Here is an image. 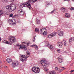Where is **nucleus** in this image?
<instances>
[{
	"instance_id": "26",
	"label": "nucleus",
	"mask_w": 74,
	"mask_h": 74,
	"mask_svg": "<svg viewBox=\"0 0 74 74\" xmlns=\"http://www.w3.org/2000/svg\"><path fill=\"white\" fill-rule=\"evenodd\" d=\"M44 70V71H48V69L47 68H45Z\"/></svg>"
},
{
	"instance_id": "19",
	"label": "nucleus",
	"mask_w": 74,
	"mask_h": 74,
	"mask_svg": "<svg viewBox=\"0 0 74 74\" xmlns=\"http://www.w3.org/2000/svg\"><path fill=\"white\" fill-rule=\"evenodd\" d=\"M51 36H52V37H54L55 36H56V32H53L51 34Z\"/></svg>"
},
{
	"instance_id": "4",
	"label": "nucleus",
	"mask_w": 74,
	"mask_h": 74,
	"mask_svg": "<svg viewBox=\"0 0 74 74\" xmlns=\"http://www.w3.org/2000/svg\"><path fill=\"white\" fill-rule=\"evenodd\" d=\"M9 41L12 43H14L16 41V39L13 37H11L9 38Z\"/></svg>"
},
{
	"instance_id": "13",
	"label": "nucleus",
	"mask_w": 74,
	"mask_h": 74,
	"mask_svg": "<svg viewBox=\"0 0 74 74\" xmlns=\"http://www.w3.org/2000/svg\"><path fill=\"white\" fill-rule=\"evenodd\" d=\"M1 15H7V14L4 12L2 10L0 11V16Z\"/></svg>"
},
{
	"instance_id": "33",
	"label": "nucleus",
	"mask_w": 74,
	"mask_h": 74,
	"mask_svg": "<svg viewBox=\"0 0 74 74\" xmlns=\"http://www.w3.org/2000/svg\"><path fill=\"white\" fill-rule=\"evenodd\" d=\"M36 23L37 24H39V23H40V22L39 20H38V21H36Z\"/></svg>"
},
{
	"instance_id": "41",
	"label": "nucleus",
	"mask_w": 74,
	"mask_h": 74,
	"mask_svg": "<svg viewBox=\"0 0 74 74\" xmlns=\"http://www.w3.org/2000/svg\"><path fill=\"white\" fill-rule=\"evenodd\" d=\"M74 70H71V73H72V72H74Z\"/></svg>"
},
{
	"instance_id": "50",
	"label": "nucleus",
	"mask_w": 74,
	"mask_h": 74,
	"mask_svg": "<svg viewBox=\"0 0 74 74\" xmlns=\"http://www.w3.org/2000/svg\"><path fill=\"white\" fill-rule=\"evenodd\" d=\"M67 0H64V1H67Z\"/></svg>"
},
{
	"instance_id": "49",
	"label": "nucleus",
	"mask_w": 74,
	"mask_h": 74,
	"mask_svg": "<svg viewBox=\"0 0 74 74\" xmlns=\"http://www.w3.org/2000/svg\"><path fill=\"white\" fill-rule=\"evenodd\" d=\"M1 38L0 37V41H1Z\"/></svg>"
},
{
	"instance_id": "20",
	"label": "nucleus",
	"mask_w": 74,
	"mask_h": 74,
	"mask_svg": "<svg viewBox=\"0 0 74 74\" xmlns=\"http://www.w3.org/2000/svg\"><path fill=\"white\" fill-rule=\"evenodd\" d=\"M74 40V38L73 37H72L69 39V43H70V42H72V41H73Z\"/></svg>"
},
{
	"instance_id": "29",
	"label": "nucleus",
	"mask_w": 74,
	"mask_h": 74,
	"mask_svg": "<svg viewBox=\"0 0 74 74\" xmlns=\"http://www.w3.org/2000/svg\"><path fill=\"white\" fill-rule=\"evenodd\" d=\"M2 1L3 3H5V2H7L8 1L7 0H2Z\"/></svg>"
},
{
	"instance_id": "30",
	"label": "nucleus",
	"mask_w": 74,
	"mask_h": 74,
	"mask_svg": "<svg viewBox=\"0 0 74 74\" xmlns=\"http://www.w3.org/2000/svg\"><path fill=\"white\" fill-rule=\"evenodd\" d=\"M43 35H45H45H47V32L45 31L43 33Z\"/></svg>"
},
{
	"instance_id": "5",
	"label": "nucleus",
	"mask_w": 74,
	"mask_h": 74,
	"mask_svg": "<svg viewBox=\"0 0 74 74\" xmlns=\"http://www.w3.org/2000/svg\"><path fill=\"white\" fill-rule=\"evenodd\" d=\"M19 65V62L18 61L12 62V67H17Z\"/></svg>"
},
{
	"instance_id": "23",
	"label": "nucleus",
	"mask_w": 74,
	"mask_h": 74,
	"mask_svg": "<svg viewBox=\"0 0 74 74\" xmlns=\"http://www.w3.org/2000/svg\"><path fill=\"white\" fill-rule=\"evenodd\" d=\"M63 44H64V46H66V44H67V43L66 42V41L65 40H63Z\"/></svg>"
},
{
	"instance_id": "35",
	"label": "nucleus",
	"mask_w": 74,
	"mask_h": 74,
	"mask_svg": "<svg viewBox=\"0 0 74 74\" xmlns=\"http://www.w3.org/2000/svg\"><path fill=\"white\" fill-rule=\"evenodd\" d=\"M55 69L56 71H58V70H59V68H58L57 67H56L55 68Z\"/></svg>"
},
{
	"instance_id": "51",
	"label": "nucleus",
	"mask_w": 74,
	"mask_h": 74,
	"mask_svg": "<svg viewBox=\"0 0 74 74\" xmlns=\"http://www.w3.org/2000/svg\"><path fill=\"white\" fill-rule=\"evenodd\" d=\"M2 25V23H1V24H0V25Z\"/></svg>"
},
{
	"instance_id": "34",
	"label": "nucleus",
	"mask_w": 74,
	"mask_h": 74,
	"mask_svg": "<svg viewBox=\"0 0 74 74\" xmlns=\"http://www.w3.org/2000/svg\"><path fill=\"white\" fill-rule=\"evenodd\" d=\"M55 11V9H54L53 10L51 11V14H53V13Z\"/></svg>"
},
{
	"instance_id": "37",
	"label": "nucleus",
	"mask_w": 74,
	"mask_h": 74,
	"mask_svg": "<svg viewBox=\"0 0 74 74\" xmlns=\"http://www.w3.org/2000/svg\"><path fill=\"white\" fill-rule=\"evenodd\" d=\"M71 11H73V10H74V8L73 7H72L70 9Z\"/></svg>"
},
{
	"instance_id": "22",
	"label": "nucleus",
	"mask_w": 74,
	"mask_h": 74,
	"mask_svg": "<svg viewBox=\"0 0 74 74\" xmlns=\"http://www.w3.org/2000/svg\"><path fill=\"white\" fill-rule=\"evenodd\" d=\"M34 47H35L36 49H38V47L36 45H31L30 46L31 47H34Z\"/></svg>"
},
{
	"instance_id": "2",
	"label": "nucleus",
	"mask_w": 74,
	"mask_h": 74,
	"mask_svg": "<svg viewBox=\"0 0 74 74\" xmlns=\"http://www.w3.org/2000/svg\"><path fill=\"white\" fill-rule=\"evenodd\" d=\"M29 44L28 43H25V42H23V46H22V45H20L19 44H17V46H19L18 48L20 49H24V51H26L27 50V48L26 47L29 46Z\"/></svg>"
},
{
	"instance_id": "12",
	"label": "nucleus",
	"mask_w": 74,
	"mask_h": 74,
	"mask_svg": "<svg viewBox=\"0 0 74 74\" xmlns=\"http://www.w3.org/2000/svg\"><path fill=\"white\" fill-rule=\"evenodd\" d=\"M48 47H49V48L50 49L51 51H53L55 48L52 45H49Z\"/></svg>"
},
{
	"instance_id": "15",
	"label": "nucleus",
	"mask_w": 74,
	"mask_h": 74,
	"mask_svg": "<svg viewBox=\"0 0 74 74\" xmlns=\"http://www.w3.org/2000/svg\"><path fill=\"white\" fill-rule=\"evenodd\" d=\"M18 14H21V13H22L23 14H21V15H23L24 13H23V11H22L21 10H18Z\"/></svg>"
},
{
	"instance_id": "9",
	"label": "nucleus",
	"mask_w": 74,
	"mask_h": 74,
	"mask_svg": "<svg viewBox=\"0 0 74 74\" xmlns=\"http://www.w3.org/2000/svg\"><path fill=\"white\" fill-rule=\"evenodd\" d=\"M16 6H15V5H11V12H12V11H14L15 9H16Z\"/></svg>"
},
{
	"instance_id": "27",
	"label": "nucleus",
	"mask_w": 74,
	"mask_h": 74,
	"mask_svg": "<svg viewBox=\"0 0 74 74\" xmlns=\"http://www.w3.org/2000/svg\"><path fill=\"white\" fill-rule=\"evenodd\" d=\"M35 31L36 32H39V29H38L36 28L35 29Z\"/></svg>"
},
{
	"instance_id": "17",
	"label": "nucleus",
	"mask_w": 74,
	"mask_h": 74,
	"mask_svg": "<svg viewBox=\"0 0 74 74\" xmlns=\"http://www.w3.org/2000/svg\"><path fill=\"white\" fill-rule=\"evenodd\" d=\"M3 43L6 44H11V43L10 42L8 41H7L5 40H4L3 41Z\"/></svg>"
},
{
	"instance_id": "45",
	"label": "nucleus",
	"mask_w": 74,
	"mask_h": 74,
	"mask_svg": "<svg viewBox=\"0 0 74 74\" xmlns=\"http://www.w3.org/2000/svg\"><path fill=\"white\" fill-rule=\"evenodd\" d=\"M61 69L62 70V71H63V70H64L65 69Z\"/></svg>"
},
{
	"instance_id": "38",
	"label": "nucleus",
	"mask_w": 74,
	"mask_h": 74,
	"mask_svg": "<svg viewBox=\"0 0 74 74\" xmlns=\"http://www.w3.org/2000/svg\"><path fill=\"white\" fill-rule=\"evenodd\" d=\"M13 16V14H11L9 16L10 17H12Z\"/></svg>"
},
{
	"instance_id": "21",
	"label": "nucleus",
	"mask_w": 74,
	"mask_h": 74,
	"mask_svg": "<svg viewBox=\"0 0 74 74\" xmlns=\"http://www.w3.org/2000/svg\"><path fill=\"white\" fill-rule=\"evenodd\" d=\"M56 72L53 71L50 72H49V74H56Z\"/></svg>"
},
{
	"instance_id": "48",
	"label": "nucleus",
	"mask_w": 74,
	"mask_h": 74,
	"mask_svg": "<svg viewBox=\"0 0 74 74\" xmlns=\"http://www.w3.org/2000/svg\"><path fill=\"white\" fill-rule=\"evenodd\" d=\"M5 68H7V66H5Z\"/></svg>"
},
{
	"instance_id": "46",
	"label": "nucleus",
	"mask_w": 74,
	"mask_h": 74,
	"mask_svg": "<svg viewBox=\"0 0 74 74\" xmlns=\"http://www.w3.org/2000/svg\"><path fill=\"white\" fill-rule=\"evenodd\" d=\"M16 23H13V24L14 25V24H16Z\"/></svg>"
},
{
	"instance_id": "24",
	"label": "nucleus",
	"mask_w": 74,
	"mask_h": 74,
	"mask_svg": "<svg viewBox=\"0 0 74 74\" xmlns=\"http://www.w3.org/2000/svg\"><path fill=\"white\" fill-rule=\"evenodd\" d=\"M61 10L62 11V12H64L65 11V8H61Z\"/></svg>"
},
{
	"instance_id": "7",
	"label": "nucleus",
	"mask_w": 74,
	"mask_h": 74,
	"mask_svg": "<svg viewBox=\"0 0 74 74\" xmlns=\"http://www.w3.org/2000/svg\"><path fill=\"white\" fill-rule=\"evenodd\" d=\"M25 58L26 56L25 55H22L21 56V57L20 58V59L21 61H22V62H24L25 60H27V58Z\"/></svg>"
},
{
	"instance_id": "40",
	"label": "nucleus",
	"mask_w": 74,
	"mask_h": 74,
	"mask_svg": "<svg viewBox=\"0 0 74 74\" xmlns=\"http://www.w3.org/2000/svg\"><path fill=\"white\" fill-rule=\"evenodd\" d=\"M49 3V2L48 1H47L46 2V3L47 4V5L48 4H50L49 3Z\"/></svg>"
},
{
	"instance_id": "3",
	"label": "nucleus",
	"mask_w": 74,
	"mask_h": 74,
	"mask_svg": "<svg viewBox=\"0 0 74 74\" xmlns=\"http://www.w3.org/2000/svg\"><path fill=\"white\" fill-rule=\"evenodd\" d=\"M40 68L38 67L34 66L32 69V71L34 72L36 74L39 73L40 72Z\"/></svg>"
},
{
	"instance_id": "28",
	"label": "nucleus",
	"mask_w": 74,
	"mask_h": 74,
	"mask_svg": "<svg viewBox=\"0 0 74 74\" xmlns=\"http://www.w3.org/2000/svg\"><path fill=\"white\" fill-rule=\"evenodd\" d=\"M51 34H50L49 35L48 37H49V38H52V37H53L52 36H51Z\"/></svg>"
},
{
	"instance_id": "43",
	"label": "nucleus",
	"mask_w": 74,
	"mask_h": 74,
	"mask_svg": "<svg viewBox=\"0 0 74 74\" xmlns=\"http://www.w3.org/2000/svg\"><path fill=\"white\" fill-rule=\"evenodd\" d=\"M42 29H40V32H42Z\"/></svg>"
},
{
	"instance_id": "6",
	"label": "nucleus",
	"mask_w": 74,
	"mask_h": 74,
	"mask_svg": "<svg viewBox=\"0 0 74 74\" xmlns=\"http://www.w3.org/2000/svg\"><path fill=\"white\" fill-rule=\"evenodd\" d=\"M40 63L41 64V66L42 67H46L47 66V64L45 63V60H42L40 61Z\"/></svg>"
},
{
	"instance_id": "10",
	"label": "nucleus",
	"mask_w": 74,
	"mask_h": 74,
	"mask_svg": "<svg viewBox=\"0 0 74 74\" xmlns=\"http://www.w3.org/2000/svg\"><path fill=\"white\" fill-rule=\"evenodd\" d=\"M6 8L7 10H8L9 11L11 12V5H8L6 6Z\"/></svg>"
},
{
	"instance_id": "1",
	"label": "nucleus",
	"mask_w": 74,
	"mask_h": 74,
	"mask_svg": "<svg viewBox=\"0 0 74 74\" xmlns=\"http://www.w3.org/2000/svg\"><path fill=\"white\" fill-rule=\"evenodd\" d=\"M38 0H32V1L33 2H34L35 1H36ZM30 2H31V0H28V3L26 2L22 4L20 6V7L21 8H23L24 7H26L27 6L28 8H29V10H30L31 8H31V6L30 5Z\"/></svg>"
},
{
	"instance_id": "39",
	"label": "nucleus",
	"mask_w": 74,
	"mask_h": 74,
	"mask_svg": "<svg viewBox=\"0 0 74 74\" xmlns=\"http://www.w3.org/2000/svg\"><path fill=\"white\" fill-rule=\"evenodd\" d=\"M62 70L61 69H60L59 70V71H60V72H62Z\"/></svg>"
},
{
	"instance_id": "11",
	"label": "nucleus",
	"mask_w": 74,
	"mask_h": 74,
	"mask_svg": "<svg viewBox=\"0 0 74 74\" xmlns=\"http://www.w3.org/2000/svg\"><path fill=\"white\" fill-rule=\"evenodd\" d=\"M43 44L44 45H46V46H49V43L48 41H46V42H42Z\"/></svg>"
},
{
	"instance_id": "54",
	"label": "nucleus",
	"mask_w": 74,
	"mask_h": 74,
	"mask_svg": "<svg viewBox=\"0 0 74 74\" xmlns=\"http://www.w3.org/2000/svg\"><path fill=\"white\" fill-rule=\"evenodd\" d=\"M0 62H1V60H0Z\"/></svg>"
},
{
	"instance_id": "14",
	"label": "nucleus",
	"mask_w": 74,
	"mask_h": 74,
	"mask_svg": "<svg viewBox=\"0 0 74 74\" xmlns=\"http://www.w3.org/2000/svg\"><path fill=\"white\" fill-rule=\"evenodd\" d=\"M65 15L66 18H70V14L69 13H66L65 14Z\"/></svg>"
},
{
	"instance_id": "47",
	"label": "nucleus",
	"mask_w": 74,
	"mask_h": 74,
	"mask_svg": "<svg viewBox=\"0 0 74 74\" xmlns=\"http://www.w3.org/2000/svg\"><path fill=\"white\" fill-rule=\"evenodd\" d=\"M27 56H28V55L27 56V57H26H26H25V58H26V59H27V58H28V57H27Z\"/></svg>"
},
{
	"instance_id": "44",
	"label": "nucleus",
	"mask_w": 74,
	"mask_h": 74,
	"mask_svg": "<svg viewBox=\"0 0 74 74\" xmlns=\"http://www.w3.org/2000/svg\"><path fill=\"white\" fill-rule=\"evenodd\" d=\"M25 30L24 29H23L22 30V32H24V31H25Z\"/></svg>"
},
{
	"instance_id": "18",
	"label": "nucleus",
	"mask_w": 74,
	"mask_h": 74,
	"mask_svg": "<svg viewBox=\"0 0 74 74\" xmlns=\"http://www.w3.org/2000/svg\"><path fill=\"white\" fill-rule=\"evenodd\" d=\"M7 61L8 63H10L12 62V60L10 58H8L7 60Z\"/></svg>"
},
{
	"instance_id": "31",
	"label": "nucleus",
	"mask_w": 74,
	"mask_h": 74,
	"mask_svg": "<svg viewBox=\"0 0 74 74\" xmlns=\"http://www.w3.org/2000/svg\"><path fill=\"white\" fill-rule=\"evenodd\" d=\"M27 55H28V56H27ZM29 56H30V54H29V53H27L26 57L27 56V58H28Z\"/></svg>"
},
{
	"instance_id": "32",
	"label": "nucleus",
	"mask_w": 74,
	"mask_h": 74,
	"mask_svg": "<svg viewBox=\"0 0 74 74\" xmlns=\"http://www.w3.org/2000/svg\"><path fill=\"white\" fill-rule=\"evenodd\" d=\"M57 51L58 52V53H60V49H57Z\"/></svg>"
},
{
	"instance_id": "55",
	"label": "nucleus",
	"mask_w": 74,
	"mask_h": 74,
	"mask_svg": "<svg viewBox=\"0 0 74 74\" xmlns=\"http://www.w3.org/2000/svg\"><path fill=\"white\" fill-rule=\"evenodd\" d=\"M62 68H64V67H62Z\"/></svg>"
},
{
	"instance_id": "8",
	"label": "nucleus",
	"mask_w": 74,
	"mask_h": 74,
	"mask_svg": "<svg viewBox=\"0 0 74 74\" xmlns=\"http://www.w3.org/2000/svg\"><path fill=\"white\" fill-rule=\"evenodd\" d=\"M58 34L59 36H63V32L61 30H58Z\"/></svg>"
},
{
	"instance_id": "36",
	"label": "nucleus",
	"mask_w": 74,
	"mask_h": 74,
	"mask_svg": "<svg viewBox=\"0 0 74 74\" xmlns=\"http://www.w3.org/2000/svg\"><path fill=\"white\" fill-rule=\"evenodd\" d=\"M35 37H36V36H35V37H33V40L34 42V41H35Z\"/></svg>"
},
{
	"instance_id": "25",
	"label": "nucleus",
	"mask_w": 74,
	"mask_h": 74,
	"mask_svg": "<svg viewBox=\"0 0 74 74\" xmlns=\"http://www.w3.org/2000/svg\"><path fill=\"white\" fill-rule=\"evenodd\" d=\"M58 60L60 63H62L63 61V60L62 58H59Z\"/></svg>"
},
{
	"instance_id": "16",
	"label": "nucleus",
	"mask_w": 74,
	"mask_h": 74,
	"mask_svg": "<svg viewBox=\"0 0 74 74\" xmlns=\"http://www.w3.org/2000/svg\"><path fill=\"white\" fill-rule=\"evenodd\" d=\"M62 45H63V44L62 42H58V46L60 47H61Z\"/></svg>"
},
{
	"instance_id": "42",
	"label": "nucleus",
	"mask_w": 74,
	"mask_h": 74,
	"mask_svg": "<svg viewBox=\"0 0 74 74\" xmlns=\"http://www.w3.org/2000/svg\"><path fill=\"white\" fill-rule=\"evenodd\" d=\"M15 0H10L11 1V2H12L14 1H15Z\"/></svg>"
},
{
	"instance_id": "53",
	"label": "nucleus",
	"mask_w": 74,
	"mask_h": 74,
	"mask_svg": "<svg viewBox=\"0 0 74 74\" xmlns=\"http://www.w3.org/2000/svg\"><path fill=\"white\" fill-rule=\"evenodd\" d=\"M72 1H74V0H72Z\"/></svg>"
},
{
	"instance_id": "52",
	"label": "nucleus",
	"mask_w": 74,
	"mask_h": 74,
	"mask_svg": "<svg viewBox=\"0 0 74 74\" xmlns=\"http://www.w3.org/2000/svg\"><path fill=\"white\" fill-rule=\"evenodd\" d=\"M12 22H13V21L11 20Z\"/></svg>"
}]
</instances>
